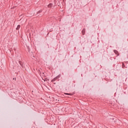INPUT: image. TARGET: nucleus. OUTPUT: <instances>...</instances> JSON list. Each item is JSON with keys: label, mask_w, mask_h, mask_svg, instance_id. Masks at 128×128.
Instances as JSON below:
<instances>
[{"label": "nucleus", "mask_w": 128, "mask_h": 128, "mask_svg": "<svg viewBox=\"0 0 128 128\" xmlns=\"http://www.w3.org/2000/svg\"><path fill=\"white\" fill-rule=\"evenodd\" d=\"M42 10H40L39 12H38V13L40 14V12H42Z\"/></svg>", "instance_id": "obj_7"}, {"label": "nucleus", "mask_w": 128, "mask_h": 128, "mask_svg": "<svg viewBox=\"0 0 128 128\" xmlns=\"http://www.w3.org/2000/svg\"><path fill=\"white\" fill-rule=\"evenodd\" d=\"M13 80H14V78Z\"/></svg>", "instance_id": "obj_10"}, {"label": "nucleus", "mask_w": 128, "mask_h": 128, "mask_svg": "<svg viewBox=\"0 0 128 128\" xmlns=\"http://www.w3.org/2000/svg\"><path fill=\"white\" fill-rule=\"evenodd\" d=\"M20 28V25H18L17 28H16V30H18Z\"/></svg>", "instance_id": "obj_1"}, {"label": "nucleus", "mask_w": 128, "mask_h": 128, "mask_svg": "<svg viewBox=\"0 0 128 128\" xmlns=\"http://www.w3.org/2000/svg\"><path fill=\"white\" fill-rule=\"evenodd\" d=\"M84 32H86V29H84V30H82V34H84Z\"/></svg>", "instance_id": "obj_3"}, {"label": "nucleus", "mask_w": 128, "mask_h": 128, "mask_svg": "<svg viewBox=\"0 0 128 128\" xmlns=\"http://www.w3.org/2000/svg\"><path fill=\"white\" fill-rule=\"evenodd\" d=\"M69 94L70 96V94Z\"/></svg>", "instance_id": "obj_8"}, {"label": "nucleus", "mask_w": 128, "mask_h": 128, "mask_svg": "<svg viewBox=\"0 0 128 128\" xmlns=\"http://www.w3.org/2000/svg\"><path fill=\"white\" fill-rule=\"evenodd\" d=\"M42 10H40L39 12H38V13L40 14V12H42Z\"/></svg>", "instance_id": "obj_6"}, {"label": "nucleus", "mask_w": 128, "mask_h": 128, "mask_svg": "<svg viewBox=\"0 0 128 128\" xmlns=\"http://www.w3.org/2000/svg\"><path fill=\"white\" fill-rule=\"evenodd\" d=\"M56 78H54L52 80V82H56Z\"/></svg>", "instance_id": "obj_5"}, {"label": "nucleus", "mask_w": 128, "mask_h": 128, "mask_svg": "<svg viewBox=\"0 0 128 128\" xmlns=\"http://www.w3.org/2000/svg\"><path fill=\"white\" fill-rule=\"evenodd\" d=\"M52 4H49L48 6V8H52Z\"/></svg>", "instance_id": "obj_4"}, {"label": "nucleus", "mask_w": 128, "mask_h": 128, "mask_svg": "<svg viewBox=\"0 0 128 128\" xmlns=\"http://www.w3.org/2000/svg\"><path fill=\"white\" fill-rule=\"evenodd\" d=\"M13 80H14V78Z\"/></svg>", "instance_id": "obj_9"}, {"label": "nucleus", "mask_w": 128, "mask_h": 128, "mask_svg": "<svg viewBox=\"0 0 128 128\" xmlns=\"http://www.w3.org/2000/svg\"><path fill=\"white\" fill-rule=\"evenodd\" d=\"M114 54H117V56H118V51L116 50H114Z\"/></svg>", "instance_id": "obj_2"}]
</instances>
